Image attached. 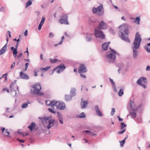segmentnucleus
Instances as JSON below:
<instances>
[{"label":"nucleus","mask_w":150,"mask_h":150,"mask_svg":"<svg viewBox=\"0 0 150 150\" xmlns=\"http://www.w3.org/2000/svg\"><path fill=\"white\" fill-rule=\"evenodd\" d=\"M83 132H85L86 134H89L92 136H94L96 135V134L94 133L93 132H91L89 130H84L83 131Z\"/></svg>","instance_id":"28"},{"label":"nucleus","mask_w":150,"mask_h":150,"mask_svg":"<svg viewBox=\"0 0 150 150\" xmlns=\"http://www.w3.org/2000/svg\"><path fill=\"white\" fill-rule=\"evenodd\" d=\"M129 26L126 24H124L119 27L120 30L119 33V37L123 40L129 43L130 40L128 38Z\"/></svg>","instance_id":"2"},{"label":"nucleus","mask_w":150,"mask_h":150,"mask_svg":"<svg viewBox=\"0 0 150 150\" xmlns=\"http://www.w3.org/2000/svg\"><path fill=\"white\" fill-rule=\"evenodd\" d=\"M15 62H14L13 63L11 64V69H13V67H14L15 66Z\"/></svg>","instance_id":"57"},{"label":"nucleus","mask_w":150,"mask_h":150,"mask_svg":"<svg viewBox=\"0 0 150 150\" xmlns=\"http://www.w3.org/2000/svg\"><path fill=\"white\" fill-rule=\"evenodd\" d=\"M66 68V67L64 64H61L55 68L54 71H56L57 73L59 74L60 72H63Z\"/></svg>","instance_id":"10"},{"label":"nucleus","mask_w":150,"mask_h":150,"mask_svg":"<svg viewBox=\"0 0 150 150\" xmlns=\"http://www.w3.org/2000/svg\"><path fill=\"white\" fill-rule=\"evenodd\" d=\"M7 73L4 74L2 76V77H4L5 78V81H6L7 79Z\"/></svg>","instance_id":"46"},{"label":"nucleus","mask_w":150,"mask_h":150,"mask_svg":"<svg viewBox=\"0 0 150 150\" xmlns=\"http://www.w3.org/2000/svg\"><path fill=\"white\" fill-rule=\"evenodd\" d=\"M13 40L15 41H16L18 43L20 41V39L19 38L18 39H16V38H15L13 39Z\"/></svg>","instance_id":"64"},{"label":"nucleus","mask_w":150,"mask_h":150,"mask_svg":"<svg viewBox=\"0 0 150 150\" xmlns=\"http://www.w3.org/2000/svg\"><path fill=\"white\" fill-rule=\"evenodd\" d=\"M18 133L19 134H20L24 136V132H21V131L20 130H19L18 131Z\"/></svg>","instance_id":"47"},{"label":"nucleus","mask_w":150,"mask_h":150,"mask_svg":"<svg viewBox=\"0 0 150 150\" xmlns=\"http://www.w3.org/2000/svg\"><path fill=\"white\" fill-rule=\"evenodd\" d=\"M56 107L57 109L60 110H64L66 108V105L64 103L59 102L57 105Z\"/></svg>","instance_id":"13"},{"label":"nucleus","mask_w":150,"mask_h":150,"mask_svg":"<svg viewBox=\"0 0 150 150\" xmlns=\"http://www.w3.org/2000/svg\"><path fill=\"white\" fill-rule=\"evenodd\" d=\"M86 117V115L83 112H81L79 115L78 116V117L79 118H84Z\"/></svg>","instance_id":"30"},{"label":"nucleus","mask_w":150,"mask_h":150,"mask_svg":"<svg viewBox=\"0 0 150 150\" xmlns=\"http://www.w3.org/2000/svg\"><path fill=\"white\" fill-rule=\"evenodd\" d=\"M80 74V76L83 78L85 79L86 78V76L85 74H83V73H79Z\"/></svg>","instance_id":"45"},{"label":"nucleus","mask_w":150,"mask_h":150,"mask_svg":"<svg viewBox=\"0 0 150 150\" xmlns=\"http://www.w3.org/2000/svg\"><path fill=\"white\" fill-rule=\"evenodd\" d=\"M17 140H18V141H19V142H21V143H23V142H25V141H24V140L20 139H17Z\"/></svg>","instance_id":"60"},{"label":"nucleus","mask_w":150,"mask_h":150,"mask_svg":"<svg viewBox=\"0 0 150 150\" xmlns=\"http://www.w3.org/2000/svg\"><path fill=\"white\" fill-rule=\"evenodd\" d=\"M37 69H35V70L34 71V75L35 76H38V74L37 73Z\"/></svg>","instance_id":"51"},{"label":"nucleus","mask_w":150,"mask_h":150,"mask_svg":"<svg viewBox=\"0 0 150 150\" xmlns=\"http://www.w3.org/2000/svg\"><path fill=\"white\" fill-rule=\"evenodd\" d=\"M117 67L119 68L118 70V73H121L123 75L125 74L127 69L125 67L124 64L122 63H119L117 65Z\"/></svg>","instance_id":"9"},{"label":"nucleus","mask_w":150,"mask_h":150,"mask_svg":"<svg viewBox=\"0 0 150 150\" xmlns=\"http://www.w3.org/2000/svg\"><path fill=\"white\" fill-rule=\"evenodd\" d=\"M46 104L50 106L52 108H53L54 106L56 105V106L57 104L58 103V102L56 100H53L50 102L49 103H48V101H46Z\"/></svg>","instance_id":"15"},{"label":"nucleus","mask_w":150,"mask_h":150,"mask_svg":"<svg viewBox=\"0 0 150 150\" xmlns=\"http://www.w3.org/2000/svg\"><path fill=\"white\" fill-rule=\"evenodd\" d=\"M42 25L40 23L39 24L38 26V29L39 30H41Z\"/></svg>","instance_id":"55"},{"label":"nucleus","mask_w":150,"mask_h":150,"mask_svg":"<svg viewBox=\"0 0 150 150\" xmlns=\"http://www.w3.org/2000/svg\"><path fill=\"white\" fill-rule=\"evenodd\" d=\"M45 18L44 17H42L41 18V22L40 23L43 25L45 21Z\"/></svg>","instance_id":"34"},{"label":"nucleus","mask_w":150,"mask_h":150,"mask_svg":"<svg viewBox=\"0 0 150 150\" xmlns=\"http://www.w3.org/2000/svg\"><path fill=\"white\" fill-rule=\"evenodd\" d=\"M124 94V91L123 89L121 88L120 89L119 91L118 92V94L120 96H122Z\"/></svg>","instance_id":"29"},{"label":"nucleus","mask_w":150,"mask_h":150,"mask_svg":"<svg viewBox=\"0 0 150 150\" xmlns=\"http://www.w3.org/2000/svg\"><path fill=\"white\" fill-rule=\"evenodd\" d=\"M109 79L110 81L111 82L112 85L115 84V83L113 81V79L110 78H109Z\"/></svg>","instance_id":"49"},{"label":"nucleus","mask_w":150,"mask_h":150,"mask_svg":"<svg viewBox=\"0 0 150 150\" xmlns=\"http://www.w3.org/2000/svg\"><path fill=\"white\" fill-rule=\"evenodd\" d=\"M106 25L105 23L103 21H102L99 24V26L97 28H99L100 29H104L106 28Z\"/></svg>","instance_id":"21"},{"label":"nucleus","mask_w":150,"mask_h":150,"mask_svg":"<svg viewBox=\"0 0 150 150\" xmlns=\"http://www.w3.org/2000/svg\"><path fill=\"white\" fill-rule=\"evenodd\" d=\"M39 119H40L43 123H45V122H47L48 121V124L47 126V128L48 129H50L52 126L54 125V120H53L49 119V118L48 117H39Z\"/></svg>","instance_id":"5"},{"label":"nucleus","mask_w":150,"mask_h":150,"mask_svg":"<svg viewBox=\"0 0 150 150\" xmlns=\"http://www.w3.org/2000/svg\"><path fill=\"white\" fill-rule=\"evenodd\" d=\"M18 45H19V43L18 42H17L16 43V44L15 45V48H16V49H17L18 47Z\"/></svg>","instance_id":"63"},{"label":"nucleus","mask_w":150,"mask_h":150,"mask_svg":"<svg viewBox=\"0 0 150 150\" xmlns=\"http://www.w3.org/2000/svg\"><path fill=\"white\" fill-rule=\"evenodd\" d=\"M17 49H16V48H15V49L14 50H13V51H12L13 54H17Z\"/></svg>","instance_id":"52"},{"label":"nucleus","mask_w":150,"mask_h":150,"mask_svg":"<svg viewBox=\"0 0 150 150\" xmlns=\"http://www.w3.org/2000/svg\"><path fill=\"white\" fill-rule=\"evenodd\" d=\"M58 117H59V120L62 119V115H60Z\"/></svg>","instance_id":"61"},{"label":"nucleus","mask_w":150,"mask_h":150,"mask_svg":"<svg viewBox=\"0 0 150 150\" xmlns=\"http://www.w3.org/2000/svg\"><path fill=\"white\" fill-rule=\"evenodd\" d=\"M49 68V67H47L45 68H40V70L42 71H45L47 70Z\"/></svg>","instance_id":"32"},{"label":"nucleus","mask_w":150,"mask_h":150,"mask_svg":"<svg viewBox=\"0 0 150 150\" xmlns=\"http://www.w3.org/2000/svg\"><path fill=\"white\" fill-rule=\"evenodd\" d=\"M67 18V15L64 14L59 20V22L62 24H65L66 25H68L69 23L68 21Z\"/></svg>","instance_id":"11"},{"label":"nucleus","mask_w":150,"mask_h":150,"mask_svg":"<svg viewBox=\"0 0 150 150\" xmlns=\"http://www.w3.org/2000/svg\"><path fill=\"white\" fill-rule=\"evenodd\" d=\"M110 43V42H108V43L105 42L102 45V47L103 50H107L108 48V45Z\"/></svg>","instance_id":"22"},{"label":"nucleus","mask_w":150,"mask_h":150,"mask_svg":"<svg viewBox=\"0 0 150 150\" xmlns=\"http://www.w3.org/2000/svg\"><path fill=\"white\" fill-rule=\"evenodd\" d=\"M50 61L52 63H54L57 61V60L56 59H52L50 58Z\"/></svg>","instance_id":"36"},{"label":"nucleus","mask_w":150,"mask_h":150,"mask_svg":"<svg viewBox=\"0 0 150 150\" xmlns=\"http://www.w3.org/2000/svg\"><path fill=\"white\" fill-rule=\"evenodd\" d=\"M54 35L53 33L52 32L50 33L49 36V38H52L54 37Z\"/></svg>","instance_id":"38"},{"label":"nucleus","mask_w":150,"mask_h":150,"mask_svg":"<svg viewBox=\"0 0 150 150\" xmlns=\"http://www.w3.org/2000/svg\"><path fill=\"white\" fill-rule=\"evenodd\" d=\"M146 71H150V66H147L146 68Z\"/></svg>","instance_id":"54"},{"label":"nucleus","mask_w":150,"mask_h":150,"mask_svg":"<svg viewBox=\"0 0 150 150\" xmlns=\"http://www.w3.org/2000/svg\"><path fill=\"white\" fill-rule=\"evenodd\" d=\"M133 112H130L129 115H128L127 116V117H128V116L129 115L132 118H135L137 116V114L136 112V111H132Z\"/></svg>","instance_id":"24"},{"label":"nucleus","mask_w":150,"mask_h":150,"mask_svg":"<svg viewBox=\"0 0 150 150\" xmlns=\"http://www.w3.org/2000/svg\"><path fill=\"white\" fill-rule=\"evenodd\" d=\"M134 105V103L133 101L131 100H130V103H129L127 105V108L128 110L131 109L132 111H136L137 110H143V105L142 104H141L137 106L136 108L134 109L133 106Z\"/></svg>","instance_id":"6"},{"label":"nucleus","mask_w":150,"mask_h":150,"mask_svg":"<svg viewBox=\"0 0 150 150\" xmlns=\"http://www.w3.org/2000/svg\"><path fill=\"white\" fill-rule=\"evenodd\" d=\"M140 86H142L143 87V88H144V89L146 88V86L143 83L142 84V85H140Z\"/></svg>","instance_id":"58"},{"label":"nucleus","mask_w":150,"mask_h":150,"mask_svg":"<svg viewBox=\"0 0 150 150\" xmlns=\"http://www.w3.org/2000/svg\"><path fill=\"white\" fill-rule=\"evenodd\" d=\"M93 34L90 33L88 34H86V40L87 42H90L93 40Z\"/></svg>","instance_id":"16"},{"label":"nucleus","mask_w":150,"mask_h":150,"mask_svg":"<svg viewBox=\"0 0 150 150\" xmlns=\"http://www.w3.org/2000/svg\"><path fill=\"white\" fill-rule=\"evenodd\" d=\"M94 35L96 38L104 39L105 38L104 34L99 28H95Z\"/></svg>","instance_id":"7"},{"label":"nucleus","mask_w":150,"mask_h":150,"mask_svg":"<svg viewBox=\"0 0 150 150\" xmlns=\"http://www.w3.org/2000/svg\"><path fill=\"white\" fill-rule=\"evenodd\" d=\"M147 79L146 77H142L140 78L137 82L136 83L138 85H140L142 84L143 83H146L147 82Z\"/></svg>","instance_id":"14"},{"label":"nucleus","mask_w":150,"mask_h":150,"mask_svg":"<svg viewBox=\"0 0 150 150\" xmlns=\"http://www.w3.org/2000/svg\"><path fill=\"white\" fill-rule=\"evenodd\" d=\"M48 110L50 112L54 114V112H55V111H54V110L52 109L51 108H48Z\"/></svg>","instance_id":"50"},{"label":"nucleus","mask_w":150,"mask_h":150,"mask_svg":"<svg viewBox=\"0 0 150 150\" xmlns=\"http://www.w3.org/2000/svg\"><path fill=\"white\" fill-rule=\"evenodd\" d=\"M76 91V89L74 88H71L70 91V95H71L72 97L76 95L75 92Z\"/></svg>","instance_id":"26"},{"label":"nucleus","mask_w":150,"mask_h":150,"mask_svg":"<svg viewBox=\"0 0 150 150\" xmlns=\"http://www.w3.org/2000/svg\"><path fill=\"white\" fill-rule=\"evenodd\" d=\"M32 4V1H28V2L26 3V6L25 7L27 8L28 6H29L31 5Z\"/></svg>","instance_id":"37"},{"label":"nucleus","mask_w":150,"mask_h":150,"mask_svg":"<svg viewBox=\"0 0 150 150\" xmlns=\"http://www.w3.org/2000/svg\"><path fill=\"white\" fill-rule=\"evenodd\" d=\"M16 80H15L12 83V84L11 85L10 88H11V87H12V86L13 84H16Z\"/></svg>","instance_id":"59"},{"label":"nucleus","mask_w":150,"mask_h":150,"mask_svg":"<svg viewBox=\"0 0 150 150\" xmlns=\"http://www.w3.org/2000/svg\"><path fill=\"white\" fill-rule=\"evenodd\" d=\"M24 35L25 36H26L28 35V31L27 30H26L24 33Z\"/></svg>","instance_id":"56"},{"label":"nucleus","mask_w":150,"mask_h":150,"mask_svg":"<svg viewBox=\"0 0 150 150\" xmlns=\"http://www.w3.org/2000/svg\"><path fill=\"white\" fill-rule=\"evenodd\" d=\"M95 109L96 113L98 116L102 117L103 115V114L99 109L98 105H96L95 106Z\"/></svg>","instance_id":"17"},{"label":"nucleus","mask_w":150,"mask_h":150,"mask_svg":"<svg viewBox=\"0 0 150 150\" xmlns=\"http://www.w3.org/2000/svg\"><path fill=\"white\" fill-rule=\"evenodd\" d=\"M54 113L55 115H56L57 117H58L59 116V115H60L59 112H56L55 111V112H54Z\"/></svg>","instance_id":"53"},{"label":"nucleus","mask_w":150,"mask_h":150,"mask_svg":"<svg viewBox=\"0 0 150 150\" xmlns=\"http://www.w3.org/2000/svg\"><path fill=\"white\" fill-rule=\"evenodd\" d=\"M29 65V64L28 63H27L25 64V68L23 69L24 70L26 71L27 70Z\"/></svg>","instance_id":"48"},{"label":"nucleus","mask_w":150,"mask_h":150,"mask_svg":"<svg viewBox=\"0 0 150 150\" xmlns=\"http://www.w3.org/2000/svg\"><path fill=\"white\" fill-rule=\"evenodd\" d=\"M87 71V69L85 65L82 64H80V66L78 68L79 73H86Z\"/></svg>","instance_id":"12"},{"label":"nucleus","mask_w":150,"mask_h":150,"mask_svg":"<svg viewBox=\"0 0 150 150\" xmlns=\"http://www.w3.org/2000/svg\"><path fill=\"white\" fill-rule=\"evenodd\" d=\"M7 50V46L5 44L0 50V55L4 54Z\"/></svg>","instance_id":"19"},{"label":"nucleus","mask_w":150,"mask_h":150,"mask_svg":"<svg viewBox=\"0 0 150 150\" xmlns=\"http://www.w3.org/2000/svg\"><path fill=\"white\" fill-rule=\"evenodd\" d=\"M140 18L139 16L137 17L135 19L134 21V23H135L136 24L138 25L140 24Z\"/></svg>","instance_id":"25"},{"label":"nucleus","mask_w":150,"mask_h":150,"mask_svg":"<svg viewBox=\"0 0 150 150\" xmlns=\"http://www.w3.org/2000/svg\"><path fill=\"white\" fill-rule=\"evenodd\" d=\"M117 117L118 118L119 121H123V119L121 118L119 116H118Z\"/></svg>","instance_id":"62"},{"label":"nucleus","mask_w":150,"mask_h":150,"mask_svg":"<svg viewBox=\"0 0 150 150\" xmlns=\"http://www.w3.org/2000/svg\"><path fill=\"white\" fill-rule=\"evenodd\" d=\"M36 124L34 122H32L30 125L28 127V128L31 131H32L35 128Z\"/></svg>","instance_id":"23"},{"label":"nucleus","mask_w":150,"mask_h":150,"mask_svg":"<svg viewBox=\"0 0 150 150\" xmlns=\"http://www.w3.org/2000/svg\"><path fill=\"white\" fill-rule=\"evenodd\" d=\"M142 39L140 35L138 32L135 35V39L132 44V49L133 50V57L134 59H136L138 56V52L137 50L139 47Z\"/></svg>","instance_id":"1"},{"label":"nucleus","mask_w":150,"mask_h":150,"mask_svg":"<svg viewBox=\"0 0 150 150\" xmlns=\"http://www.w3.org/2000/svg\"><path fill=\"white\" fill-rule=\"evenodd\" d=\"M125 131V129H124L122 130V131L119 132L117 134H121L123 133Z\"/></svg>","instance_id":"42"},{"label":"nucleus","mask_w":150,"mask_h":150,"mask_svg":"<svg viewBox=\"0 0 150 150\" xmlns=\"http://www.w3.org/2000/svg\"><path fill=\"white\" fill-rule=\"evenodd\" d=\"M111 52H108L106 55V59L107 61L109 63L115 62L116 58V55L117 54L116 51L114 50L111 49Z\"/></svg>","instance_id":"3"},{"label":"nucleus","mask_w":150,"mask_h":150,"mask_svg":"<svg viewBox=\"0 0 150 150\" xmlns=\"http://www.w3.org/2000/svg\"><path fill=\"white\" fill-rule=\"evenodd\" d=\"M112 88L113 90L115 92H117V88H116V87L115 86V84L114 85H112Z\"/></svg>","instance_id":"43"},{"label":"nucleus","mask_w":150,"mask_h":150,"mask_svg":"<svg viewBox=\"0 0 150 150\" xmlns=\"http://www.w3.org/2000/svg\"><path fill=\"white\" fill-rule=\"evenodd\" d=\"M126 126V125L124 124V123L123 122L121 123V126H120V129L121 130H122L124 129V128Z\"/></svg>","instance_id":"33"},{"label":"nucleus","mask_w":150,"mask_h":150,"mask_svg":"<svg viewBox=\"0 0 150 150\" xmlns=\"http://www.w3.org/2000/svg\"><path fill=\"white\" fill-rule=\"evenodd\" d=\"M29 103H30L29 102H28V103H25L22 104L21 106L22 108L24 109L26 108L28 106V104Z\"/></svg>","instance_id":"31"},{"label":"nucleus","mask_w":150,"mask_h":150,"mask_svg":"<svg viewBox=\"0 0 150 150\" xmlns=\"http://www.w3.org/2000/svg\"><path fill=\"white\" fill-rule=\"evenodd\" d=\"M32 88L33 89H31L30 91L31 93L35 94H37L38 95L41 96L43 95L44 94L40 92L41 89L40 84L39 83H38L33 85L32 86Z\"/></svg>","instance_id":"4"},{"label":"nucleus","mask_w":150,"mask_h":150,"mask_svg":"<svg viewBox=\"0 0 150 150\" xmlns=\"http://www.w3.org/2000/svg\"><path fill=\"white\" fill-rule=\"evenodd\" d=\"M115 109L114 108H112V111L111 112V115L112 116H113V115L114 114L115 112Z\"/></svg>","instance_id":"41"},{"label":"nucleus","mask_w":150,"mask_h":150,"mask_svg":"<svg viewBox=\"0 0 150 150\" xmlns=\"http://www.w3.org/2000/svg\"><path fill=\"white\" fill-rule=\"evenodd\" d=\"M6 10V8L5 7H2L0 8V12H4Z\"/></svg>","instance_id":"39"},{"label":"nucleus","mask_w":150,"mask_h":150,"mask_svg":"<svg viewBox=\"0 0 150 150\" xmlns=\"http://www.w3.org/2000/svg\"><path fill=\"white\" fill-rule=\"evenodd\" d=\"M5 132L7 134H5V135L9 137V135L10 134V133L8 131V130L7 129H6L5 131Z\"/></svg>","instance_id":"44"},{"label":"nucleus","mask_w":150,"mask_h":150,"mask_svg":"<svg viewBox=\"0 0 150 150\" xmlns=\"http://www.w3.org/2000/svg\"><path fill=\"white\" fill-rule=\"evenodd\" d=\"M88 104V101H82L81 103V107L82 109L86 108Z\"/></svg>","instance_id":"20"},{"label":"nucleus","mask_w":150,"mask_h":150,"mask_svg":"<svg viewBox=\"0 0 150 150\" xmlns=\"http://www.w3.org/2000/svg\"><path fill=\"white\" fill-rule=\"evenodd\" d=\"M73 97L70 95H65V100L67 101H69L71 100L72 99V97Z\"/></svg>","instance_id":"27"},{"label":"nucleus","mask_w":150,"mask_h":150,"mask_svg":"<svg viewBox=\"0 0 150 150\" xmlns=\"http://www.w3.org/2000/svg\"><path fill=\"white\" fill-rule=\"evenodd\" d=\"M144 48L148 52H150V49L146 45L145 46Z\"/></svg>","instance_id":"40"},{"label":"nucleus","mask_w":150,"mask_h":150,"mask_svg":"<svg viewBox=\"0 0 150 150\" xmlns=\"http://www.w3.org/2000/svg\"><path fill=\"white\" fill-rule=\"evenodd\" d=\"M20 77L23 79H29V76L26 74L23 73L22 71L20 72Z\"/></svg>","instance_id":"18"},{"label":"nucleus","mask_w":150,"mask_h":150,"mask_svg":"<svg viewBox=\"0 0 150 150\" xmlns=\"http://www.w3.org/2000/svg\"><path fill=\"white\" fill-rule=\"evenodd\" d=\"M125 142V140L124 139L122 140L121 141H120L121 147H122L123 146Z\"/></svg>","instance_id":"35"},{"label":"nucleus","mask_w":150,"mask_h":150,"mask_svg":"<svg viewBox=\"0 0 150 150\" xmlns=\"http://www.w3.org/2000/svg\"><path fill=\"white\" fill-rule=\"evenodd\" d=\"M92 10L93 13H96L99 16L102 15L104 13L102 5L99 6L97 8H93Z\"/></svg>","instance_id":"8"}]
</instances>
